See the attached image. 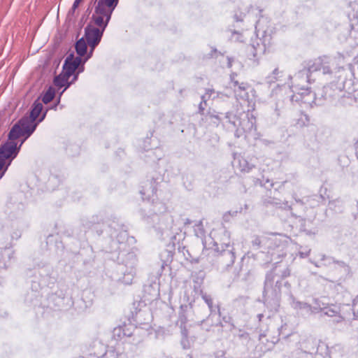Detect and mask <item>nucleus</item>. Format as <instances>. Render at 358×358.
<instances>
[{"mask_svg":"<svg viewBox=\"0 0 358 358\" xmlns=\"http://www.w3.org/2000/svg\"><path fill=\"white\" fill-rule=\"evenodd\" d=\"M303 102H308V100L305 99L303 100Z\"/></svg>","mask_w":358,"mask_h":358,"instance_id":"c85d7f7f","label":"nucleus"},{"mask_svg":"<svg viewBox=\"0 0 358 358\" xmlns=\"http://www.w3.org/2000/svg\"><path fill=\"white\" fill-rule=\"evenodd\" d=\"M357 205H358V203H357Z\"/></svg>","mask_w":358,"mask_h":358,"instance_id":"c756f323","label":"nucleus"},{"mask_svg":"<svg viewBox=\"0 0 358 358\" xmlns=\"http://www.w3.org/2000/svg\"><path fill=\"white\" fill-rule=\"evenodd\" d=\"M55 89L52 87H49V89L45 92V93L43 94L42 101L44 103H50L53 98L55 97Z\"/></svg>","mask_w":358,"mask_h":358,"instance_id":"4468645a","label":"nucleus"},{"mask_svg":"<svg viewBox=\"0 0 358 358\" xmlns=\"http://www.w3.org/2000/svg\"><path fill=\"white\" fill-rule=\"evenodd\" d=\"M202 298L205 301V302L207 303L208 307L210 308H211L213 306V301H212V299L210 298V296L207 294H203Z\"/></svg>","mask_w":358,"mask_h":358,"instance_id":"412c9836","label":"nucleus"},{"mask_svg":"<svg viewBox=\"0 0 358 358\" xmlns=\"http://www.w3.org/2000/svg\"><path fill=\"white\" fill-rule=\"evenodd\" d=\"M336 58L330 57L328 56H322L313 62V64L310 65L308 70H303L298 73L295 76L296 80L297 79L301 80L303 83L309 82L308 72H314L317 71H322L323 74H330L333 73L331 68L336 73H344L345 69L343 67L336 66Z\"/></svg>","mask_w":358,"mask_h":358,"instance_id":"7ed1b4c3","label":"nucleus"},{"mask_svg":"<svg viewBox=\"0 0 358 358\" xmlns=\"http://www.w3.org/2000/svg\"><path fill=\"white\" fill-rule=\"evenodd\" d=\"M156 191L157 189L154 183L147 182L141 190L143 199L152 200L154 202Z\"/></svg>","mask_w":358,"mask_h":358,"instance_id":"9d476101","label":"nucleus"},{"mask_svg":"<svg viewBox=\"0 0 358 358\" xmlns=\"http://www.w3.org/2000/svg\"><path fill=\"white\" fill-rule=\"evenodd\" d=\"M83 0H75L71 8L70 9V10L69 11V15H73L76 10L78 8V7L79 6V4L80 3V2L82 1Z\"/></svg>","mask_w":358,"mask_h":358,"instance_id":"a211bd4d","label":"nucleus"},{"mask_svg":"<svg viewBox=\"0 0 358 358\" xmlns=\"http://www.w3.org/2000/svg\"><path fill=\"white\" fill-rule=\"evenodd\" d=\"M76 79H77V75L73 77L72 82L75 81Z\"/></svg>","mask_w":358,"mask_h":358,"instance_id":"bb28decb","label":"nucleus"},{"mask_svg":"<svg viewBox=\"0 0 358 358\" xmlns=\"http://www.w3.org/2000/svg\"><path fill=\"white\" fill-rule=\"evenodd\" d=\"M155 213H162L164 210V206L162 203L156 202L154 205Z\"/></svg>","mask_w":358,"mask_h":358,"instance_id":"6ab92c4d","label":"nucleus"},{"mask_svg":"<svg viewBox=\"0 0 358 358\" xmlns=\"http://www.w3.org/2000/svg\"><path fill=\"white\" fill-rule=\"evenodd\" d=\"M119 0H96L94 11L91 20L85 29V36L89 46V53L83 60L85 63L90 59L96 46L101 41L103 31L106 28L112 13L117 6Z\"/></svg>","mask_w":358,"mask_h":358,"instance_id":"f257e3e1","label":"nucleus"},{"mask_svg":"<svg viewBox=\"0 0 358 358\" xmlns=\"http://www.w3.org/2000/svg\"><path fill=\"white\" fill-rule=\"evenodd\" d=\"M234 86L235 87L234 91L236 96L238 98L247 101L248 107L253 110L255 107V90L251 88L249 90L248 85L243 83L239 84L238 81L234 82Z\"/></svg>","mask_w":358,"mask_h":358,"instance_id":"0eeeda50","label":"nucleus"},{"mask_svg":"<svg viewBox=\"0 0 358 358\" xmlns=\"http://www.w3.org/2000/svg\"><path fill=\"white\" fill-rule=\"evenodd\" d=\"M81 64L79 57H74L73 53L69 54L64 62L62 72L55 77V85L58 87H65L61 94L70 86L72 82H69L70 77L73 75L75 71L78 69Z\"/></svg>","mask_w":358,"mask_h":358,"instance_id":"39448f33","label":"nucleus"},{"mask_svg":"<svg viewBox=\"0 0 358 358\" xmlns=\"http://www.w3.org/2000/svg\"><path fill=\"white\" fill-rule=\"evenodd\" d=\"M83 71V67L81 68V69L79 70V72Z\"/></svg>","mask_w":358,"mask_h":358,"instance_id":"cd10ccee","label":"nucleus"},{"mask_svg":"<svg viewBox=\"0 0 358 358\" xmlns=\"http://www.w3.org/2000/svg\"><path fill=\"white\" fill-rule=\"evenodd\" d=\"M228 67H231V59L230 58H228Z\"/></svg>","mask_w":358,"mask_h":358,"instance_id":"5701e85b","label":"nucleus"},{"mask_svg":"<svg viewBox=\"0 0 358 358\" xmlns=\"http://www.w3.org/2000/svg\"><path fill=\"white\" fill-rule=\"evenodd\" d=\"M320 310L323 311L324 315L329 317L336 316L338 313V308L335 306L320 308Z\"/></svg>","mask_w":358,"mask_h":358,"instance_id":"2eb2a0df","label":"nucleus"},{"mask_svg":"<svg viewBox=\"0 0 358 358\" xmlns=\"http://www.w3.org/2000/svg\"><path fill=\"white\" fill-rule=\"evenodd\" d=\"M45 116V113H44V114L42 115V117H41V119L39 120V122H41V121L44 119Z\"/></svg>","mask_w":358,"mask_h":358,"instance_id":"b1692460","label":"nucleus"},{"mask_svg":"<svg viewBox=\"0 0 358 358\" xmlns=\"http://www.w3.org/2000/svg\"><path fill=\"white\" fill-rule=\"evenodd\" d=\"M232 165L234 169L242 173H248L255 167L253 163L249 162L246 158L240 154L234 155V160L232 161Z\"/></svg>","mask_w":358,"mask_h":358,"instance_id":"6e6552de","label":"nucleus"},{"mask_svg":"<svg viewBox=\"0 0 358 358\" xmlns=\"http://www.w3.org/2000/svg\"><path fill=\"white\" fill-rule=\"evenodd\" d=\"M87 42L84 37L80 38L76 43V50L78 56L76 57L80 58L86 55V57L88 55L89 51H87Z\"/></svg>","mask_w":358,"mask_h":358,"instance_id":"9b49d317","label":"nucleus"},{"mask_svg":"<svg viewBox=\"0 0 358 358\" xmlns=\"http://www.w3.org/2000/svg\"><path fill=\"white\" fill-rule=\"evenodd\" d=\"M279 73H280V72H279L278 69H275V70H273L272 76H270L267 78L268 82L273 83L275 80H277L278 79L276 78V76H278Z\"/></svg>","mask_w":358,"mask_h":358,"instance_id":"aec40b11","label":"nucleus"},{"mask_svg":"<svg viewBox=\"0 0 358 358\" xmlns=\"http://www.w3.org/2000/svg\"><path fill=\"white\" fill-rule=\"evenodd\" d=\"M42 109L43 104L41 103L38 101L34 102L30 117H24L13 125L12 128L18 126V129L20 130V135L17 136V140L24 139L25 141L35 131L37 125L36 123H35V120L38 117Z\"/></svg>","mask_w":358,"mask_h":358,"instance_id":"20e7f679","label":"nucleus"},{"mask_svg":"<svg viewBox=\"0 0 358 358\" xmlns=\"http://www.w3.org/2000/svg\"><path fill=\"white\" fill-rule=\"evenodd\" d=\"M291 305L294 309L301 312L303 309H307L308 314H313L315 313L316 308H313L310 305L306 303H302L293 299Z\"/></svg>","mask_w":358,"mask_h":358,"instance_id":"f8f14e48","label":"nucleus"},{"mask_svg":"<svg viewBox=\"0 0 358 358\" xmlns=\"http://www.w3.org/2000/svg\"><path fill=\"white\" fill-rule=\"evenodd\" d=\"M301 314L303 316L309 315L310 314L307 313V309H303L301 312Z\"/></svg>","mask_w":358,"mask_h":358,"instance_id":"4be33fe9","label":"nucleus"},{"mask_svg":"<svg viewBox=\"0 0 358 358\" xmlns=\"http://www.w3.org/2000/svg\"><path fill=\"white\" fill-rule=\"evenodd\" d=\"M257 41H261L260 39H257ZM270 38L265 36L262 43H259V41H257L256 44L252 43V48H253V55L254 57H257L259 55L264 54L267 48L270 45Z\"/></svg>","mask_w":358,"mask_h":358,"instance_id":"1a4fd4ad","label":"nucleus"},{"mask_svg":"<svg viewBox=\"0 0 358 358\" xmlns=\"http://www.w3.org/2000/svg\"><path fill=\"white\" fill-rule=\"evenodd\" d=\"M120 255V258L127 268L122 277V282L126 285H130L136 274V265L137 262L136 255L134 252H129L126 255L124 253H121Z\"/></svg>","mask_w":358,"mask_h":358,"instance_id":"423d86ee","label":"nucleus"},{"mask_svg":"<svg viewBox=\"0 0 358 358\" xmlns=\"http://www.w3.org/2000/svg\"><path fill=\"white\" fill-rule=\"evenodd\" d=\"M242 37L241 34L234 31L231 34V40L234 42L243 41Z\"/></svg>","mask_w":358,"mask_h":358,"instance_id":"f3484780","label":"nucleus"},{"mask_svg":"<svg viewBox=\"0 0 358 358\" xmlns=\"http://www.w3.org/2000/svg\"><path fill=\"white\" fill-rule=\"evenodd\" d=\"M18 126L11 128L8 141L0 147V171L5 166L0 175V179L4 175L11 161L16 157L24 139L17 140L20 135Z\"/></svg>","mask_w":358,"mask_h":358,"instance_id":"f03ea898","label":"nucleus"},{"mask_svg":"<svg viewBox=\"0 0 358 358\" xmlns=\"http://www.w3.org/2000/svg\"><path fill=\"white\" fill-rule=\"evenodd\" d=\"M182 341H181V343L183 346V348L185 349H187L190 347V344L189 343V341L187 339V331L186 330H182Z\"/></svg>","mask_w":358,"mask_h":358,"instance_id":"dca6fc26","label":"nucleus"},{"mask_svg":"<svg viewBox=\"0 0 358 358\" xmlns=\"http://www.w3.org/2000/svg\"><path fill=\"white\" fill-rule=\"evenodd\" d=\"M268 283V278H267L266 280V282H265V285L267 286Z\"/></svg>","mask_w":358,"mask_h":358,"instance_id":"a878e982","label":"nucleus"},{"mask_svg":"<svg viewBox=\"0 0 358 358\" xmlns=\"http://www.w3.org/2000/svg\"><path fill=\"white\" fill-rule=\"evenodd\" d=\"M291 88L293 92H297V93L300 94L302 96L303 99H304L305 95L313 97V95L312 94L310 91H309L308 88H305L303 86L300 87L299 85L297 84L294 86L292 85Z\"/></svg>","mask_w":358,"mask_h":358,"instance_id":"ddd939ff","label":"nucleus"},{"mask_svg":"<svg viewBox=\"0 0 358 358\" xmlns=\"http://www.w3.org/2000/svg\"><path fill=\"white\" fill-rule=\"evenodd\" d=\"M338 59V60H343V57L342 55H339Z\"/></svg>","mask_w":358,"mask_h":358,"instance_id":"393cba45","label":"nucleus"}]
</instances>
